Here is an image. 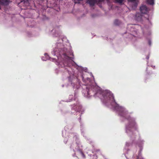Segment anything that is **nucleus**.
Returning <instances> with one entry per match:
<instances>
[{
  "mask_svg": "<svg viewBox=\"0 0 159 159\" xmlns=\"http://www.w3.org/2000/svg\"><path fill=\"white\" fill-rule=\"evenodd\" d=\"M63 60L62 62L64 66H70L73 63V60L71 57L66 55V54H63Z\"/></svg>",
  "mask_w": 159,
  "mask_h": 159,
  "instance_id": "f03ea898",
  "label": "nucleus"
},
{
  "mask_svg": "<svg viewBox=\"0 0 159 159\" xmlns=\"http://www.w3.org/2000/svg\"><path fill=\"white\" fill-rule=\"evenodd\" d=\"M98 91H97V92H96V93L95 94H98Z\"/></svg>",
  "mask_w": 159,
  "mask_h": 159,
  "instance_id": "a211bd4d",
  "label": "nucleus"
},
{
  "mask_svg": "<svg viewBox=\"0 0 159 159\" xmlns=\"http://www.w3.org/2000/svg\"><path fill=\"white\" fill-rule=\"evenodd\" d=\"M146 58H147V59H148V58H149V57H146Z\"/></svg>",
  "mask_w": 159,
  "mask_h": 159,
  "instance_id": "aec40b11",
  "label": "nucleus"
},
{
  "mask_svg": "<svg viewBox=\"0 0 159 159\" xmlns=\"http://www.w3.org/2000/svg\"><path fill=\"white\" fill-rule=\"evenodd\" d=\"M81 76H82V79H84V77L83 76V75H82Z\"/></svg>",
  "mask_w": 159,
  "mask_h": 159,
  "instance_id": "412c9836",
  "label": "nucleus"
},
{
  "mask_svg": "<svg viewBox=\"0 0 159 159\" xmlns=\"http://www.w3.org/2000/svg\"><path fill=\"white\" fill-rule=\"evenodd\" d=\"M81 153L82 154V155H84V153H82V152H81Z\"/></svg>",
  "mask_w": 159,
  "mask_h": 159,
  "instance_id": "4be33fe9",
  "label": "nucleus"
},
{
  "mask_svg": "<svg viewBox=\"0 0 159 159\" xmlns=\"http://www.w3.org/2000/svg\"><path fill=\"white\" fill-rule=\"evenodd\" d=\"M102 96L103 97L104 102L105 103H116L114 99L113 94L110 91H105L102 93Z\"/></svg>",
  "mask_w": 159,
  "mask_h": 159,
  "instance_id": "f257e3e1",
  "label": "nucleus"
},
{
  "mask_svg": "<svg viewBox=\"0 0 159 159\" xmlns=\"http://www.w3.org/2000/svg\"><path fill=\"white\" fill-rule=\"evenodd\" d=\"M74 2L75 3H79L80 1H82V0H73Z\"/></svg>",
  "mask_w": 159,
  "mask_h": 159,
  "instance_id": "4468645a",
  "label": "nucleus"
},
{
  "mask_svg": "<svg viewBox=\"0 0 159 159\" xmlns=\"http://www.w3.org/2000/svg\"><path fill=\"white\" fill-rule=\"evenodd\" d=\"M129 121V123L128 125L126 126V132L128 133V131H131L132 129L136 128V123L133 119L129 117L128 118Z\"/></svg>",
  "mask_w": 159,
  "mask_h": 159,
  "instance_id": "7ed1b4c3",
  "label": "nucleus"
},
{
  "mask_svg": "<svg viewBox=\"0 0 159 159\" xmlns=\"http://www.w3.org/2000/svg\"><path fill=\"white\" fill-rule=\"evenodd\" d=\"M137 3H136L135 4V6H137Z\"/></svg>",
  "mask_w": 159,
  "mask_h": 159,
  "instance_id": "6ab92c4d",
  "label": "nucleus"
},
{
  "mask_svg": "<svg viewBox=\"0 0 159 159\" xmlns=\"http://www.w3.org/2000/svg\"><path fill=\"white\" fill-rule=\"evenodd\" d=\"M73 77H74L73 76H72V77L70 76L68 78V79H69V81L71 82V84L73 86V87H75V84H74V83L73 82V80H76V79H75V78H74V79H72V80H71V79L73 78Z\"/></svg>",
  "mask_w": 159,
  "mask_h": 159,
  "instance_id": "9d476101",
  "label": "nucleus"
},
{
  "mask_svg": "<svg viewBox=\"0 0 159 159\" xmlns=\"http://www.w3.org/2000/svg\"><path fill=\"white\" fill-rule=\"evenodd\" d=\"M136 0H128L129 2H134Z\"/></svg>",
  "mask_w": 159,
  "mask_h": 159,
  "instance_id": "2eb2a0df",
  "label": "nucleus"
},
{
  "mask_svg": "<svg viewBox=\"0 0 159 159\" xmlns=\"http://www.w3.org/2000/svg\"><path fill=\"white\" fill-rule=\"evenodd\" d=\"M147 2L148 4L151 5H153L154 4V0H147Z\"/></svg>",
  "mask_w": 159,
  "mask_h": 159,
  "instance_id": "9b49d317",
  "label": "nucleus"
},
{
  "mask_svg": "<svg viewBox=\"0 0 159 159\" xmlns=\"http://www.w3.org/2000/svg\"><path fill=\"white\" fill-rule=\"evenodd\" d=\"M116 2L119 3H122L124 0H115Z\"/></svg>",
  "mask_w": 159,
  "mask_h": 159,
  "instance_id": "ddd939ff",
  "label": "nucleus"
},
{
  "mask_svg": "<svg viewBox=\"0 0 159 159\" xmlns=\"http://www.w3.org/2000/svg\"><path fill=\"white\" fill-rule=\"evenodd\" d=\"M9 3V0H0V6L1 5L6 6L8 5ZM0 9H1L0 7Z\"/></svg>",
  "mask_w": 159,
  "mask_h": 159,
  "instance_id": "6e6552de",
  "label": "nucleus"
},
{
  "mask_svg": "<svg viewBox=\"0 0 159 159\" xmlns=\"http://www.w3.org/2000/svg\"><path fill=\"white\" fill-rule=\"evenodd\" d=\"M72 107L75 111H82V106L80 105L79 103H78L76 105L74 104L72 105Z\"/></svg>",
  "mask_w": 159,
  "mask_h": 159,
  "instance_id": "20e7f679",
  "label": "nucleus"
},
{
  "mask_svg": "<svg viewBox=\"0 0 159 159\" xmlns=\"http://www.w3.org/2000/svg\"><path fill=\"white\" fill-rule=\"evenodd\" d=\"M142 17V16L141 13H137L135 15V19L137 21H141Z\"/></svg>",
  "mask_w": 159,
  "mask_h": 159,
  "instance_id": "1a4fd4ad",
  "label": "nucleus"
},
{
  "mask_svg": "<svg viewBox=\"0 0 159 159\" xmlns=\"http://www.w3.org/2000/svg\"><path fill=\"white\" fill-rule=\"evenodd\" d=\"M99 150H97V151H99Z\"/></svg>",
  "mask_w": 159,
  "mask_h": 159,
  "instance_id": "b1692460",
  "label": "nucleus"
},
{
  "mask_svg": "<svg viewBox=\"0 0 159 159\" xmlns=\"http://www.w3.org/2000/svg\"><path fill=\"white\" fill-rule=\"evenodd\" d=\"M20 2H22V1H20Z\"/></svg>",
  "mask_w": 159,
  "mask_h": 159,
  "instance_id": "393cba45",
  "label": "nucleus"
},
{
  "mask_svg": "<svg viewBox=\"0 0 159 159\" xmlns=\"http://www.w3.org/2000/svg\"><path fill=\"white\" fill-rule=\"evenodd\" d=\"M127 111L125 110L123 108H120V110L119 111V114L121 116L126 117V116L127 114Z\"/></svg>",
  "mask_w": 159,
  "mask_h": 159,
  "instance_id": "423d86ee",
  "label": "nucleus"
},
{
  "mask_svg": "<svg viewBox=\"0 0 159 159\" xmlns=\"http://www.w3.org/2000/svg\"><path fill=\"white\" fill-rule=\"evenodd\" d=\"M140 12L143 14H146L148 11V9L146 5H142L140 8Z\"/></svg>",
  "mask_w": 159,
  "mask_h": 159,
  "instance_id": "39448f33",
  "label": "nucleus"
},
{
  "mask_svg": "<svg viewBox=\"0 0 159 159\" xmlns=\"http://www.w3.org/2000/svg\"><path fill=\"white\" fill-rule=\"evenodd\" d=\"M88 3L91 6H93L96 3H99L102 0H88Z\"/></svg>",
  "mask_w": 159,
  "mask_h": 159,
  "instance_id": "0eeeda50",
  "label": "nucleus"
},
{
  "mask_svg": "<svg viewBox=\"0 0 159 159\" xmlns=\"http://www.w3.org/2000/svg\"><path fill=\"white\" fill-rule=\"evenodd\" d=\"M103 1V0H101L100 1V2H102V1Z\"/></svg>",
  "mask_w": 159,
  "mask_h": 159,
  "instance_id": "5701e85b",
  "label": "nucleus"
},
{
  "mask_svg": "<svg viewBox=\"0 0 159 159\" xmlns=\"http://www.w3.org/2000/svg\"><path fill=\"white\" fill-rule=\"evenodd\" d=\"M120 22L118 20H115L114 22V23L116 25H119Z\"/></svg>",
  "mask_w": 159,
  "mask_h": 159,
  "instance_id": "f8f14e48",
  "label": "nucleus"
},
{
  "mask_svg": "<svg viewBox=\"0 0 159 159\" xmlns=\"http://www.w3.org/2000/svg\"><path fill=\"white\" fill-rule=\"evenodd\" d=\"M73 97V95H70L69 96V98H72Z\"/></svg>",
  "mask_w": 159,
  "mask_h": 159,
  "instance_id": "dca6fc26",
  "label": "nucleus"
},
{
  "mask_svg": "<svg viewBox=\"0 0 159 159\" xmlns=\"http://www.w3.org/2000/svg\"><path fill=\"white\" fill-rule=\"evenodd\" d=\"M90 92V91H88V95H89L90 94V93L89 92Z\"/></svg>",
  "mask_w": 159,
  "mask_h": 159,
  "instance_id": "f3484780",
  "label": "nucleus"
}]
</instances>
